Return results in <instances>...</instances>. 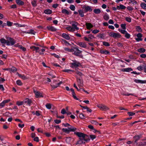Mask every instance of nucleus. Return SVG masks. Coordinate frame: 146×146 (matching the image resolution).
<instances>
[{"label": "nucleus", "instance_id": "5fc2aeb1", "mask_svg": "<svg viewBox=\"0 0 146 146\" xmlns=\"http://www.w3.org/2000/svg\"><path fill=\"white\" fill-rule=\"evenodd\" d=\"M129 1H130V2L129 3H133V5L135 4H137V2L136 1H135V0H129Z\"/></svg>", "mask_w": 146, "mask_h": 146}, {"label": "nucleus", "instance_id": "c9c22d12", "mask_svg": "<svg viewBox=\"0 0 146 146\" xmlns=\"http://www.w3.org/2000/svg\"><path fill=\"white\" fill-rule=\"evenodd\" d=\"M78 24H72V28H73V29H74L75 30L76 29L77 30H78L79 29V28L78 27H77V25Z\"/></svg>", "mask_w": 146, "mask_h": 146}, {"label": "nucleus", "instance_id": "c85d7f7f", "mask_svg": "<svg viewBox=\"0 0 146 146\" xmlns=\"http://www.w3.org/2000/svg\"><path fill=\"white\" fill-rule=\"evenodd\" d=\"M66 29L70 31L73 32L75 31V29L71 27H67Z\"/></svg>", "mask_w": 146, "mask_h": 146}, {"label": "nucleus", "instance_id": "bf43d9fd", "mask_svg": "<svg viewBox=\"0 0 146 146\" xmlns=\"http://www.w3.org/2000/svg\"><path fill=\"white\" fill-rule=\"evenodd\" d=\"M119 31H120L123 34H125L127 33V31L125 30H121L120 31V29H119Z\"/></svg>", "mask_w": 146, "mask_h": 146}, {"label": "nucleus", "instance_id": "a211bd4d", "mask_svg": "<svg viewBox=\"0 0 146 146\" xmlns=\"http://www.w3.org/2000/svg\"><path fill=\"white\" fill-rule=\"evenodd\" d=\"M23 33L28 34H31L33 35H35L36 33V32L33 29L31 30L29 32H24Z\"/></svg>", "mask_w": 146, "mask_h": 146}, {"label": "nucleus", "instance_id": "a878e982", "mask_svg": "<svg viewBox=\"0 0 146 146\" xmlns=\"http://www.w3.org/2000/svg\"><path fill=\"white\" fill-rule=\"evenodd\" d=\"M100 52L101 54H106L110 53L109 52L106 50H101L100 51Z\"/></svg>", "mask_w": 146, "mask_h": 146}, {"label": "nucleus", "instance_id": "a18cd8bd", "mask_svg": "<svg viewBox=\"0 0 146 146\" xmlns=\"http://www.w3.org/2000/svg\"><path fill=\"white\" fill-rule=\"evenodd\" d=\"M17 84L19 86H21L22 85V83L20 80H17L16 82Z\"/></svg>", "mask_w": 146, "mask_h": 146}, {"label": "nucleus", "instance_id": "3c124183", "mask_svg": "<svg viewBox=\"0 0 146 146\" xmlns=\"http://www.w3.org/2000/svg\"><path fill=\"white\" fill-rule=\"evenodd\" d=\"M62 130L67 133H69V131L68 129L67 128H63L62 129Z\"/></svg>", "mask_w": 146, "mask_h": 146}, {"label": "nucleus", "instance_id": "ea45409f", "mask_svg": "<svg viewBox=\"0 0 146 146\" xmlns=\"http://www.w3.org/2000/svg\"><path fill=\"white\" fill-rule=\"evenodd\" d=\"M18 47L19 48L22 49L24 51H25L26 50V48L23 47L22 45H20L18 46Z\"/></svg>", "mask_w": 146, "mask_h": 146}, {"label": "nucleus", "instance_id": "6e6552de", "mask_svg": "<svg viewBox=\"0 0 146 146\" xmlns=\"http://www.w3.org/2000/svg\"><path fill=\"white\" fill-rule=\"evenodd\" d=\"M7 41H8L9 45H13L15 44V41L13 38H8Z\"/></svg>", "mask_w": 146, "mask_h": 146}, {"label": "nucleus", "instance_id": "f8f14e48", "mask_svg": "<svg viewBox=\"0 0 146 146\" xmlns=\"http://www.w3.org/2000/svg\"><path fill=\"white\" fill-rule=\"evenodd\" d=\"M0 41L2 43H6L7 45L9 46V44L8 41H7V40H6L4 38H2L0 39Z\"/></svg>", "mask_w": 146, "mask_h": 146}, {"label": "nucleus", "instance_id": "13d9d810", "mask_svg": "<svg viewBox=\"0 0 146 146\" xmlns=\"http://www.w3.org/2000/svg\"><path fill=\"white\" fill-rule=\"evenodd\" d=\"M62 71L65 72H69L70 71H72L73 72H74V71L71 70H63Z\"/></svg>", "mask_w": 146, "mask_h": 146}, {"label": "nucleus", "instance_id": "bb28decb", "mask_svg": "<svg viewBox=\"0 0 146 146\" xmlns=\"http://www.w3.org/2000/svg\"><path fill=\"white\" fill-rule=\"evenodd\" d=\"M93 11L96 14H98L100 13L101 10L99 9H95Z\"/></svg>", "mask_w": 146, "mask_h": 146}, {"label": "nucleus", "instance_id": "680f3d73", "mask_svg": "<svg viewBox=\"0 0 146 146\" xmlns=\"http://www.w3.org/2000/svg\"><path fill=\"white\" fill-rule=\"evenodd\" d=\"M103 44L107 46H110L108 42H103Z\"/></svg>", "mask_w": 146, "mask_h": 146}, {"label": "nucleus", "instance_id": "338daca9", "mask_svg": "<svg viewBox=\"0 0 146 146\" xmlns=\"http://www.w3.org/2000/svg\"><path fill=\"white\" fill-rule=\"evenodd\" d=\"M125 19L126 21L129 22H131V19L130 18L126 17L125 18Z\"/></svg>", "mask_w": 146, "mask_h": 146}, {"label": "nucleus", "instance_id": "69168bd1", "mask_svg": "<svg viewBox=\"0 0 146 146\" xmlns=\"http://www.w3.org/2000/svg\"><path fill=\"white\" fill-rule=\"evenodd\" d=\"M14 25L16 26L17 27H23V25H21L18 23H15Z\"/></svg>", "mask_w": 146, "mask_h": 146}, {"label": "nucleus", "instance_id": "39448f33", "mask_svg": "<svg viewBox=\"0 0 146 146\" xmlns=\"http://www.w3.org/2000/svg\"><path fill=\"white\" fill-rule=\"evenodd\" d=\"M33 92L35 95V97L36 98H38L40 97H43V96L41 94V93L39 91H36L33 90Z\"/></svg>", "mask_w": 146, "mask_h": 146}, {"label": "nucleus", "instance_id": "6ab92c4d", "mask_svg": "<svg viewBox=\"0 0 146 146\" xmlns=\"http://www.w3.org/2000/svg\"><path fill=\"white\" fill-rule=\"evenodd\" d=\"M138 145L143 146L146 145V142L145 141H140L137 144Z\"/></svg>", "mask_w": 146, "mask_h": 146}, {"label": "nucleus", "instance_id": "393cba45", "mask_svg": "<svg viewBox=\"0 0 146 146\" xmlns=\"http://www.w3.org/2000/svg\"><path fill=\"white\" fill-rule=\"evenodd\" d=\"M62 83V81H60L59 83H58L57 84V86H55L54 85H51V86L54 89L55 88H56L58 87V86H59Z\"/></svg>", "mask_w": 146, "mask_h": 146}, {"label": "nucleus", "instance_id": "de8ad7c7", "mask_svg": "<svg viewBox=\"0 0 146 146\" xmlns=\"http://www.w3.org/2000/svg\"><path fill=\"white\" fill-rule=\"evenodd\" d=\"M62 41H63L64 44H65V45H70V44L67 41H66V40L62 39Z\"/></svg>", "mask_w": 146, "mask_h": 146}, {"label": "nucleus", "instance_id": "0e129e2a", "mask_svg": "<svg viewBox=\"0 0 146 146\" xmlns=\"http://www.w3.org/2000/svg\"><path fill=\"white\" fill-rule=\"evenodd\" d=\"M33 140L35 141H36V142H38L39 141V138L38 137H35L34 138Z\"/></svg>", "mask_w": 146, "mask_h": 146}, {"label": "nucleus", "instance_id": "7ed1b4c3", "mask_svg": "<svg viewBox=\"0 0 146 146\" xmlns=\"http://www.w3.org/2000/svg\"><path fill=\"white\" fill-rule=\"evenodd\" d=\"M109 35L115 38H120L121 37V35L119 34L114 33H110Z\"/></svg>", "mask_w": 146, "mask_h": 146}, {"label": "nucleus", "instance_id": "f03ea898", "mask_svg": "<svg viewBox=\"0 0 146 146\" xmlns=\"http://www.w3.org/2000/svg\"><path fill=\"white\" fill-rule=\"evenodd\" d=\"M72 52H74V54L76 56H81V55L80 54L82 53V51L80 50L79 49L76 47L73 46Z\"/></svg>", "mask_w": 146, "mask_h": 146}, {"label": "nucleus", "instance_id": "4468645a", "mask_svg": "<svg viewBox=\"0 0 146 146\" xmlns=\"http://www.w3.org/2000/svg\"><path fill=\"white\" fill-rule=\"evenodd\" d=\"M69 131H74L76 129V128L72 126H71L70 127H68V128Z\"/></svg>", "mask_w": 146, "mask_h": 146}, {"label": "nucleus", "instance_id": "dca6fc26", "mask_svg": "<svg viewBox=\"0 0 146 146\" xmlns=\"http://www.w3.org/2000/svg\"><path fill=\"white\" fill-rule=\"evenodd\" d=\"M16 2L19 5H23L24 4V2L21 0H16Z\"/></svg>", "mask_w": 146, "mask_h": 146}, {"label": "nucleus", "instance_id": "f257e3e1", "mask_svg": "<svg viewBox=\"0 0 146 146\" xmlns=\"http://www.w3.org/2000/svg\"><path fill=\"white\" fill-rule=\"evenodd\" d=\"M74 133L79 138V140L77 141L76 144H84L86 142L90 140L89 136L83 133L79 132H76Z\"/></svg>", "mask_w": 146, "mask_h": 146}, {"label": "nucleus", "instance_id": "4d7b16f0", "mask_svg": "<svg viewBox=\"0 0 146 146\" xmlns=\"http://www.w3.org/2000/svg\"><path fill=\"white\" fill-rule=\"evenodd\" d=\"M13 23H12L9 21H7V25L8 26L10 27L12 25Z\"/></svg>", "mask_w": 146, "mask_h": 146}, {"label": "nucleus", "instance_id": "052dcab7", "mask_svg": "<svg viewBox=\"0 0 146 146\" xmlns=\"http://www.w3.org/2000/svg\"><path fill=\"white\" fill-rule=\"evenodd\" d=\"M70 9L72 11H74L75 9V7L74 5H71L70 7Z\"/></svg>", "mask_w": 146, "mask_h": 146}, {"label": "nucleus", "instance_id": "ddd939ff", "mask_svg": "<svg viewBox=\"0 0 146 146\" xmlns=\"http://www.w3.org/2000/svg\"><path fill=\"white\" fill-rule=\"evenodd\" d=\"M62 36L66 40H68L70 39V37L69 35L65 33H63L62 35Z\"/></svg>", "mask_w": 146, "mask_h": 146}, {"label": "nucleus", "instance_id": "9d476101", "mask_svg": "<svg viewBox=\"0 0 146 146\" xmlns=\"http://www.w3.org/2000/svg\"><path fill=\"white\" fill-rule=\"evenodd\" d=\"M71 64L72 67H74L77 69L76 68L80 65V64L76 61H75L74 62L71 63Z\"/></svg>", "mask_w": 146, "mask_h": 146}, {"label": "nucleus", "instance_id": "4be33fe9", "mask_svg": "<svg viewBox=\"0 0 146 146\" xmlns=\"http://www.w3.org/2000/svg\"><path fill=\"white\" fill-rule=\"evenodd\" d=\"M132 69L130 68H127L122 69L121 70L123 72H129L130 71H132Z\"/></svg>", "mask_w": 146, "mask_h": 146}, {"label": "nucleus", "instance_id": "2eb2a0df", "mask_svg": "<svg viewBox=\"0 0 146 146\" xmlns=\"http://www.w3.org/2000/svg\"><path fill=\"white\" fill-rule=\"evenodd\" d=\"M47 28L48 30L52 31H55L56 30V29L52 26H48Z\"/></svg>", "mask_w": 146, "mask_h": 146}, {"label": "nucleus", "instance_id": "864d4df0", "mask_svg": "<svg viewBox=\"0 0 146 146\" xmlns=\"http://www.w3.org/2000/svg\"><path fill=\"white\" fill-rule=\"evenodd\" d=\"M127 113L129 116H133L135 114V113L132 112H128Z\"/></svg>", "mask_w": 146, "mask_h": 146}, {"label": "nucleus", "instance_id": "b1692460", "mask_svg": "<svg viewBox=\"0 0 146 146\" xmlns=\"http://www.w3.org/2000/svg\"><path fill=\"white\" fill-rule=\"evenodd\" d=\"M78 45L82 47L86 48V46L85 43L84 42H80L79 43Z\"/></svg>", "mask_w": 146, "mask_h": 146}, {"label": "nucleus", "instance_id": "473e14b6", "mask_svg": "<svg viewBox=\"0 0 146 146\" xmlns=\"http://www.w3.org/2000/svg\"><path fill=\"white\" fill-rule=\"evenodd\" d=\"M141 138V136L139 135L135 136L134 137V138L135 140V142H137L138 140Z\"/></svg>", "mask_w": 146, "mask_h": 146}, {"label": "nucleus", "instance_id": "412c9836", "mask_svg": "<svg viewBox=\"0 0 146 146\" xmlns=\"http://www.w3.org/2000/svg\"><path fill=\"white\" fill-rule=\"evenodd\" d=\"M86 25L87 27V28L88 29H90L93 27L92 25L90 23H86Z\"/></svg>", "mask_w": 146, "mask_h": 146}, {"label": "nucleus", "instance_id": "6e6d98bb", "mask_svg": "<svg viewBox=\"0 0 146 146\" xmlns=\"http://www.w3.org/2000/svg\"><path fill=\"white\" fill-rule=\"evenodd\" d=\"M72 95L73 97L74 98V99H75L76 100H78V99L76 96L75 95L76 94L75 93V92H74L73 93H72Z\"/></svg>", "mask_w": 146, "mask_h": 146}, {"label": "nucleus", "instance_id": "7c9ffc66", "mask_svg": "<svg viewBox=\"0 0 146 146\" xmlns=\"http://www.w3.org/2000/svg\"><path fill=\"white\" fill-rule=\"evenodd\" d=\"M13 72H17V69L16 68L14 67H13L11 68H10V70Z\"/></svg>", "mask_w": 146, "mask_h": 146}, {"label": "nucleus", "instance_id": "aec40b11", "mask_svg": "<svg viewBox=\"0 0 146 146\" xmlns=\"http://www.w3.org/2000/svg\"><path fill=\"white\" fill-rule=\"evenodd\" d=\"M85 12H87L88 11L91 12L92 11V9L91 7L89 6H87L85 7Z\"/></svg>", "mask_w": 146, "mask_h": 146}, {"label": "nucleus", "instance_id": "f3484780", "mask_svg": "<svg viewBox=\"0 0 146 146\" xmlns=\"http://www.w3.org/2000/svg\"><path fill=\"white\" fill-rule=\"evenodd\" d=\"M135 82L136 83H146V81H143L140 80H134Z\"/></svg>", "mask_w": 146, "mask_h": 146}, {"label": "nucleus", "instance_id": "1a4fd4ad", "mask_svg": "<svg viewBox=\"0 0 146 146\" xmlns=\"http://www.w3.org/2000/svg\"><path fill=\"white\" fill-rule=\"evenodd\" d=\"M77 81L78 83V86L80 87H82L83 85V80L80 78H77Z\"/></svg>", "mask_w": 146, "mask_h": 146}, {"label": "nucleus", "instance_id": "2f4dec72", "mask_svg": "<svg viewBox=\"0 0 146 146\" xmlns=\"http://www.w3.org/2000/svg\"><path fill=\"white\" fill-rule=\"evenodd\" d=\"M17 74H18L19 76L20 77L22 78V79H23L24 80H25V79H27V77L26 76H24V75H22L21 74H20L18 72H17Z\"/></svg>", "mask_w": 146, "mask_h": 146}, {"label": "nucleus", "instance_id": "c756f323", "mask_svg": "<svg viewBox=\"0 0 146 146\" xmlns=\"http://www.w3.org/2000/svg\"><path fill=\"white\" fill-rule=\"evenodd\" d=\"M76 72L77 75L80 77L82 76L83 75L82 73L78 71L77 69H76Z\"/></svg>", "mask_w": 146, "mask_h": 146}, {"label": "nucleus", "instance_id": "603ef678", "mask_svg": "<svg viewBox=\"0 0 146 146\" xmlns=\"http://www.w3.org/2000/svg\"><path fill=\"white\" fill-rule=\"evenodd\" d=\"M73 48H72L71 49H70L68 48H64V50L66 51H67L69 52H72Z\"/></svg>", "mask_w": 146, "mask_h": 146}, {"label": "nucleus", "instance_id": "20e7f679", "mask_svg": "<svg viewBox=\"0 0 146 146\" xmlns=\"http://www.w3.org/2000/svg\"><path fill=\"white\" fill-rule=\"evenodd\" d=\"M97 107H98V108L100 109L104 110V109H110V108L107 107L104 105L102 104H99L97 105Z\"/></svg>", "mask_w": 146, "mask_h": 146}, {"label": "nucleus", "instance_id": "72a5a7b5", "mask_svg": "<svg viewBox=\"0 0 146 146\" xmlns=\"http://www.w3.org/2000/svg\"><path fill=\"white\" fill-rule=\"evenodd\" d=\"M138 51L140 53L144 52L145 51V49L143 48H141L138 50Z\"/></svg>", "mask_w": 146, "mask_h": 146}, {"label": "nucleus", "instance_id": "0eeeda50", "mask_svg": "<svg viewBox=\"0 0 146 146\" xmlns=\"http://www.w3.org/2000/svg\"><path fill=\"white\" fill-rule=\"evenodd\" d=\"M46 107L48 109H50L52 108L53 109H56V108L54 106L50 103L47 104L46 105Z\"/></svg>", "mask_w": 146, "mask_h": 146}, {"label": "nucleus", "instance_id": "9b49d317", "mask_svg": "<svg viewBox=\"0 0 146 146\" xmlns=\"http://www.w3.org/2000/svg\"><path fill=\"white\" fill-rule=\"evenodd\" d=\"M32 113L34 115H36L37 116H39L41 114V112L39 111H36L35 112L34 111H32Z\"/></svg>", "mask_w": 146, "mask_h": 146}, {"label": "nucleus", "instance_id": "4c0bfd02", "mask_svg": "<svg viewBox=\"0 0 146 146\" xmlns=\"http://www.w3.org/2000/svg\"><path fill=\"white\" fill-rule=\"evenodd\" d=\"M36 0H34L33 1L31 2V3L32 5L34 7H35L36 6L37 4L36 3Z\"/></svg>", "mask_w": 146, "mask_h": 146}, {"label": "nucleus", "instance_id": "58836bf2", "mask_svg": "<svg viewBox=\"0 0 146 146\" xmlns=\"http://www.w3.org/2000/svg\"><path fill=\"white\" fill-rule=\"evenodd\" d=\"M31 49H32L34 48V49L36 50V52H37V50H38L39 49V48L37 47H36L35 46H31L30 47Z\"/></svg>", "mask_w": 146, "mask_h": 146}, {"label": "nucleus", "instance_id": "e433bc0d", "mask_svg": "<svg viewBox=\"0 0 146 146\" xmlns=\"http://www.w3.org/2000/svg\"><path fill=\"white\" fill-rule=\"evenodd\" d=\"M62 12L63 13H64L67 15H68L69 14V12L67 10L65 9L62 10Z\"/></svg>", "mask_w": 146, "mask_h": 146}, {"label": "nucleus", "instance_id": "8fccbe9b", "mask_svg": "<svg viewBox=\"0 0 146 146\" xmlns=\"http://www.w3.org/2000/svg\"><path fill=\"white\" fill-rule=\"evenodd\" d=\"M133 107L134 108H136L135 109H142V108L143 107H140V105H135Z\"/></svg>", "mask_w": 146, "mask_h": 146}, {"label": "nucleus", "instance_id": "423d86ee", "mask_svg": "<svg viewBox=\"0 0 146 146\" xmlns=\"http://www.w3.org/2000/svg\"><path fill=\"white\" fill-rule=\"evenodd\" d=\"M23 102H24V103L27 104L30 106L32 103V101L31 99L28 98H26L23 100Z\"/></svg>", "mask_w": 146, "mask_h": 146}, {"label": "nucleus", "instance_id": "49530a36", "mask_svg": "<svg viewBox=\"0 0 146 146\" xmlns=\"http://www.w3.org/2000/svg\"><path fill=\"white\" fill-rule=\"evenodd\" d=\"M104 18L105 20H108L109 18V16L107 14H106L104 15Z\"/></svg>", "mask_w": 146, "mask_h": 146}, {"label": "nucleus", "instance_id": "37998d69", "mask_svg": "<svg viewBox=\"0 0 146 146\" xmlns=\"http://www.w3.org/2000/svg\"><path fill=\"white\" fill-rule=\"evenodd\" d=\"M23 101L20 102L18 101L16 102V104L19 106L23 105Z\"/></svg>", "mask_w": 146, "mask_h": 146}, {"label": "nucleus", "instance_id": "cd10ccee", "mask_svg": "<svg viewBox=\"0 0 146 146\" xmlns=\"http://www.w3.org/2000/svg\"><path fill=\"white\" fill-rule=\"evenodd\" d=\"M125 8V7L122 5H120L119 6H117V8L118 9H124Z\"/></svg>", "mask_w": 146, "mask_h": 146}, {"label": "nucleus", "instance_id": "c03bdc74", "mask_svg": "<svg viewBox=\"0 0 146 146\" xmlns=\"http://www.w3.org/2000/svg\"><path fill=\"white\" fill-rule=\"evenodd\" d=\"M80 117L82 119H84L85 118L86 116L83 113H81L79 115Z\"/></svg>", "mask_w": 146, "mask_h": 146}, {"label": "nucleus", "instance_id": "79ce46f5", "mask_svg": "<svg viewBox=\"0 0 146 146\" xmlns=\"http://www.w3.org/2000/svg\"><path fill=\"white\" fill-rule=\"evenodd\" d=\"M136 30L139 32H141L142 29L139 26H137L136 27Z\"/></svg>", "mask_w": 146, "mask_h": 146}, {"label": "nucleus", "instance_id": "09e8293b", "mask_svg": "<svg viewBox=\"0 0 146 146\" xmlns=\"http://www.w3.org/2000/svg\"><path fill=\"white\" fill-rule=\"evenodd\" d=\"M90 137L92 140H93L94 139H95L96 136L94 135H90Z\"/></svg>", "mask_w": 146, "mask_h": 146}, {"label": "nucleus", "instance_id": "5701e85b", "mask_svg": "<svg viewBox=\"0 0 146 146\" xmlns=\"http://www.w3.org/2000/svg\"><path fill=\"white\" fill-rule=\"evenodd\" d=\"M52 11L50 9H46L44 11V13L46 14H50L52 13Z\"/></svg>", "mask_w": 146, "mask_h": 146}, {"label": "nucleus", "instance_id": "f704fd0d", "mask_svg": "<svg viewBox=\"0 0 146 146\" xmlns=\"http://www.w3.org/2000/svg\"><path fill=\"white\" fill-rule=\"evenodd\" d=\"M81 17H83L84 16V13L83 11L81 9L79 10L78 11Z\"/></svg>", "mask_w": 146, "mask_h": 146}, {"label": "nucleus", "instance_id": "a19ab883", "mask_svg": "<svg viewBox=\"0 0 146 146\" xmlns=\"http://www.w3.org/2000/svg\"><path fill=\"white\" fill-rule=\"evenodd\" d=\"M141 7L144 9H146V4L144 3H142L141 4Z\"/></svg>", "mask_w": 146, "mask_h": 146}, {"label": "nucleus", "instance_id": "774afa93", "mask_svg": "<svg viewBox=\"0 0 146 146\" xmlns=\"http://www.w3.org/2000/svg\"><path fill=\"white\" fill-rule=\"evenodd\" d=\"M54 121L57 124H59L60 123L61 121L60 120L56 119L54 120Z\"/></svg>", "mask_w": 146, "mask_h": 146}, {"label": "nucleus", "instance_id": "e2e57ef3", "mask_svg": "<svg viewBox=\"0 0 146 146\" xmlns=\"http://www.w3.org/2000/svg\"><path fill=\"white\" fill-rule=\"evenodd\" d=\"M125 26L126 24H122L121 25V27L123 29H125Z\"/></svg>", "mask_w": 146, "mask_h": 146}]
</instances>
